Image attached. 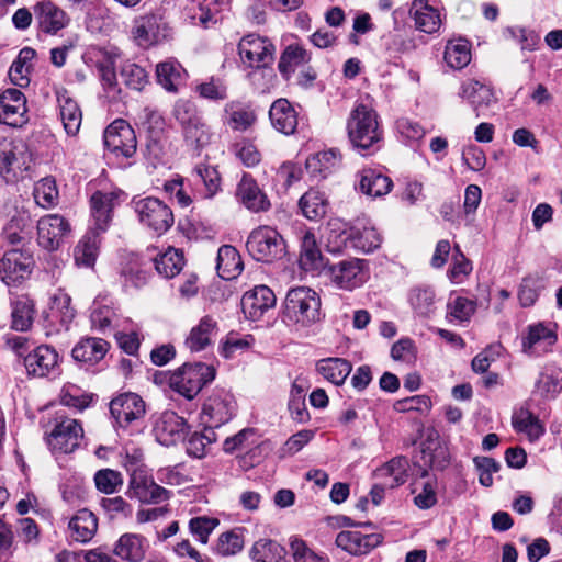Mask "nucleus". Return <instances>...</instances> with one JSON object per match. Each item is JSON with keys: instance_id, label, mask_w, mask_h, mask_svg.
I'll return each instance as SVG.
<instances>
[{"instance_id": "nucleus-20", "label": "nucleus", "mask_w": 562, "mask_h": 562, "mask_svg": "<svg viewBox=\"0 0 562 562\" xmlns=\"http://www.w3.org/2000/svg\"><path fill=\"white\" fill-rule=\"evenodd\" d=\"M337 547L353 555L369 553L382 542L380 533L363 535L360 531L344 530L336 537Z\"/></svg>"}, {"instance_id": "nucleus-12", "label": "nucleus", "mask_w": 562, "mask_h": 562, "mask_svg": "<svg viewBox=\"0 0 562 562\" xmlns=\"http://www.w3.org/2000/svg\"><path fill=\"white\" fill-rule=\"evenodd\" d=\"M110 413L120 427H127L145 415V402L136 393H123L110 402Z\"/></svg>"}, {"instance_id": "nucleus-34", "label": "nucleus", "mask_w": 562, "mask_h": 562, "mask_svg": "<svg viewBox=\"0 0 562 562\" xmlns=\"http://www.w3.org/2000/svg\"><path fill=\"white\" fill-rule=\"evenodd\" d=\"M299 265L306 272L318 270L322 267L323 256L315 235L306 231L301 236Z\"/></svg>"}, {"instance_id": "nucleus-9", "label": "nucleus", "mask_w": 562, "mask_h": 562, "mask_svg": "<svg viewBox=\"0 0 562 562\" xmlns=\"http://www.w3.org/2000/svg\"><path fill=\"white\" fill-rule=\"evenodd\" d=\"M273 52L272 43L256 34L244 36L238 44L241 61L251 68L267 67L273 60Z\"/></svg>"}, {"instance_id": "nucleus-18", "label": "nucleus", "mask_w": 562, "mask_h": 562, "mask_svg": "<svg viewBox=\"0 0 562 562\" xmlns=\"http://www.w3.org/2000/svg\"><path fill=\"white\" fill-rule=\"evenodd\" d=\"M276 295L270 288L257 285L243 295L240 304L245 316L257 321L276 305Z\"/></svg>"}, {"instance_id": "nucleus-27", "label": "nucleus", "mask_w": 562, "mask_h": 562, "mask_svg": "<svg viewBox=\"0 0 562 562\" xmlns=\"http://www.w3.org/2000/svg\"><path fill=\"white\" fill-rule=\"evenodd\" d=\"M109 350V342L102 338L87 337L75 345L71 351L74 360L94 366L101 361Z\"/></svg>"}, {"instance_id": "nucleus-26", "label": "nucleus", "mask_w": 562, "mask_h": 562, "mask_svg": "<svg viewBox=\"0 0 562 562\" xmlns=\"http://www.w3.org/2000/svg\"><path fill=\"white\" fill-rule=\"evenodd\" d=\"M57 102L65 132L69 136L77 135L82 122V112L78 103L65 89L57 91Z\"/></svg>"}, {"instance_id": "nucleus-50", "label": "nucleus", "mask_w": 562, "mask_h": 562, "mask_svg": "<svg viewBox=\"0 0 562 562\" xmlns=\"http://www.w3.org/2000/svg\"><path fill=\"white\" fill-rule=\"evenodd\" d=\"M512 424L516 431L526 434L531 441L537 440L543 434L538 417L528 409L515 413Z\"/></svg>"}, {"instance_id": "nucleus-8", "label": "nucleus", "mask_w": 562, "mask_h": 562, "mask_svg": "<svg viewBox=\"0 0 562 562\" xmlns=\"http://www.w3.org/2000/svg\"><path fill=\"white\" fill-rule=\"evenodd\" d=\"M104 145L116 156L132 157L136 153L137 140L132 126L123 119L113 121L104 131Z\"/></svg>"}, {"instance_id": "nucleus-64", "label": "nucleus", "mask_w": 562, "mask_h": 562, "mask_svg": "<svg viewBox=\"0 0 562 562\" xmlns=\"http://www.w3.org/2000/svg\"><path fill=\"white\" fill-rule=\"evenodd\" d=\"M448 314L457 321L465 322L474 314L476 303L473 300L457 296L448 303Z\"/></svg>"}, {"instance_id": "nucleus-10", "label": "nucleus", "mask_w": 562, "mask_h": 562, "mask_svg": "<svg viewBox=\"0 0 562 562\" xmlns=\"http://www.w3.org/2000/svg\"><path fill=\"white\" fill-rule=\"evenodd\" d=\"M82 438L81 424L72 418H64L55 425L48 435L47 443L55 452L71 453L80 446Z\"/></svg>"}, {"instance_id": "nucleus-40", "label": "nucleus", "mask_w": 562, "mask_h": 562, "mask_svg": "<svg viewBox=\"0 0 562 562\" xmlns=\"http://www.w3.org/2000/svg\"><path fill=\"white\" fill-rule=\"evenodd\" d=\"M344 240H349L353 248L362 252H372L382 243L380 234L372 226L352 227Z\"/></svg>"}, {"instance_id": "nucleus-48", "label": "nucleus", "mask_w": 562, "mask_h": 562, "mask_svg": "<svg viewBox=\"0 0 562 562\" xmlns=\"http://www.w3.org/2000/svg\"><path fill=\"white\" fill-rule=\"evenodd\" d=\"M225 123L234 131L244 132L256 121L252 111L244 109L238 103L229 102L224 108Z\"/></svg>"}, {"instance_id": "nucleus-43", "label": "nucleus", "mask_w": 562, "mask_h": 562, "mask_svg": "<svg viewBox=\"0 0 562 562\" xmlns=\"http://www.w3.org/2000/svg\"><path fill=\"white\" fill-rule=\"evenodd\" d=\"M317 372L326 380L336 385L345 382L351 372V363L342 358H326L322 359L316 364Z\"/></svg>"}, {"instance_id": "nucleus-15", "label": "nucleus", "mask_w": 562, "mask_h": 562, "mask_svg": "<svg viewBox=\"0 0 562 562\" xmlns=\"http://www.w3.org/2000/svg\"><path fill=\"white\" fill-rule=\"evenodd\" d=\"M26 99L15 88L4 90L0 95V122L9 126H22L26 122Z\"/></svg>"}, {"instance_id": "nucleus-29", "label": "nucleus", "mask_w": 562, "mask_h": 562, "mask_svg": "<svg viewBox=\"0 0 562 562\" xmlns=\"http://www.w3.org/2000/svg\"><path fill=\"white\" fill-rule=\"evenodd\" d=\"M408 468L409 461L406 457H395L376 469L374 476L389 488H395L407 481Z\"/></svg>"}, {"instance_id": "nucleus-56", "label": "nucleus", "mask_w": 562, "mask_h": 562, "mask_svg": "<svg viewBox=\"0 0 562 562\" xmlns=\"http://www.w3.org/2000/svg\"><path fill=\"white\" fill-rule=\"evenodd\" d=\"M95 487L104 494H113L123 485L122 474L112 469H101L93 477Z\"/></svg>"}, {"instance_id": "nucleus-57", "label": "nucleus", "mask_w": 562, "mask_h": 562, "mask_svg": "<svg viewBox=\"0 0 562 562\" xmlns=\"http://www.w3.org/2000/svg\"><path fill=\"white\" fill-rule=\"evenodd\" d=\"M121 78L127 88L136 91L143 90L148 82V76L145 69L128 61L121 68Z\"/></svg>"}, {"instance_id": "nucleus-21", "label": "nucleus", "mask_w": 562, "mask_h": 562, "mask_svg": "<svg viewBox=\"0 0 562 562\" xmlns=\"http://www.w3.org/2000/svg\"><path fill=\"white\" fill-rule=\"evenodd\" d=\"M149 548L148 540L134 532H126L113 544V554L125 562H142Z\"/></svg>"}, {"instance_id": "nucleus-14", "label": "nucleus", "mask_w": 562, "mask_h": 562, "mask_svg": "<svg viewBox=\"0 0 562 562\" xmlns=\"http://www.w3.org/2000/svg\"><path fill=\"white\" fill-rule=\"evenodd\" d=\"M29 375L45 378L55 374L59 369L58 352L48 345H41L24 358Z\"/></svg>"}, {"instance_id": "nucleus-5", "label": "nucleus", "mask_w": 562, "mask_h": 562, "mask_svg": "<svg viewBox=\"0 0 562 562\" xmlns=\"http://www.w3.org/2000/svg\"><path fill=\"white\" fill-rule=\"evenodd\" d=\"M249 255L257 261L270 263L285 255V243L279 232L270 226L254 229L246 243Z\"/></svg>"}, {"instance_id": "nucleus-60", "label": "nucleus", "mask_w": 562, "mask_h": 562, "mask_svg": "<svg viewBox=\"0 0 562 562\" xmlns=\"http://www.w3.org/2000/svg\"><path fill=\"white\" fill-rule=\"evenodd\" d=\"M195 90L201 98L213 101L227 98V86L221 78L211 77L207 81L198 85Z\"/></svg>"}, {"instance_id": "nucleus-59", "label": "nucleus", "mask_w": 562, "mask_h": 562, "mask_svg": "<svg viewBox=\"0 0 562 562\" xmlns=\"http://www.w3.org/2000/svg\"><path fill=\"white\" fill-rule=\"evenodd\" d=\"M244 548L243 535L236 530L224 532L220 536L216 550L223 557L235 555Z\"/></svg>"}, {"instance_id": "nucleus-13", "label": "nucleus", "mask_w": 562, "mask_h": 562, "mask_svg": "<svg viewBox=\"0 0 562 562\" xmlns=\"http://www.w3.org/2000/svg\"><path fill=\"white\" fill-rule=\"evenodd\" d=\"M69 232V223L58 214L43 216L37 223L38 244L49 251L57 249Z\"/></svg>"}, {"instance_id": "nucleus-36", "label": "nucleus", "mask_w": 562, "mask_h": 562, "mask_svg": "<svg viewBox=\"0 0 562 562\" xmlns=\"http://www.w3.org/2000/svg\"><path fill=\"white\" fill-rule=\"evenodd\" d=\"M408 302L418 317H429L436 310V292L429 285H417L409 290Z\"/></svg>"}, {"instance_id": "nucleus-49", "label": "nucleus", "mask_w": 562, "mask_h": 562, "mask_svg": "<svg viewBox=\"0 0 562 562\" xmlns=\"http://www.w3.org/2000/svg\"><path fill=\"white\" fill-rule=\"evenodd\" d=\"M24 146L21 143L2 137L0 138V172L10 173L14 167L20 166V155L23 154Z\"/></svg>"}, {"instance_id": "nucleus-44", "label": "nucleus", "mask_w": 562, "mask_h": 562, "mask_svg": "<svg viewBox=\"0 0 562 562\" xmlns=\"http://www.w3.org/2000/svg\"><path fill=\"white\" fill-rule=\"evenodd\" d=\"M310 60L311 55L305 48L297 44H291L281 54L278 69L285 79H289L299 66L305 65Z\"/></svg>"}, {"instance_id": "nucleus-6", "label": "nucleus", "mask_w": 562, "mask_h": 562, "mask_svg": "<svg viewBox=\"0 0 562 562\" xmlns=\"http://www.w3.org/2000/svg\"><path fill=\"white\" fill-rule=\"evenodd\" d=\"M327 273L331 283L345 291L360 288L369 278L368 263L359 258H347L330 263Z\"/></svg>"}, {"instance_id": "nucleus-3", "label": "nucleus", "mask_w": 562, "mask_h": 562, "mask_svg": "<svg viewBox=\"0 0 562 562\" xmlns=\"http://www.w3.org/2000/svg\"><path fill=\"white\" fill-rule=\"evenodd\" d=\"M214 378L215 369L212 366L202 362L184 363L170 375L169 385L173 391L191 401Z\"/></svg>"}, {"instance_id": "nucleus-47", "label": "nucleus", "mask_w": 562, "mask_h": 562, "mask_svg": "<svg viewBox=\"0 0 562 562\" xmlns=\"http://www.w3.org/2000/svg\"><path fill=\"white\" fill-rule=\"evenodd\" d=\"M557 334L542 323L530 325L527 336L522 339V350L531 356L535 355L537 345L543 342L548 347H551L557 342Z\"/></svg>"}, {"instance_id": "nucleus-62", "label": "nucleus", "mask_w": 562, "mask_h": 562, "mask_svg": "<svg viewBox=\"0 0 562 562\" xmlns=\"http://www.w3.org/2000/svg\"><path fill=\"white\" fill-rule=\"evenodd\" d=\"M542 281L537 277H527L522 280L518 297L520 304L525 307L531 306L538 300L540 291L542 290Z\"/></svg>"}, {"instance_id": "nucleus-11", "label": "nucleus", "mask_w": 562, "mask_h": 562, "mask_svg": "<svg viewBox=\"0 0 562 562\" xmlns=\"http://www.w3.org/2000/svg\"><path fill=\"white\" fill-rule=\"evenodd\" d=\"M132 35L138 45H151L168 37V23L159 14H145L134 20Z\"/></svg>"}, {"instance_id": "nucleus-16", "label": "nucleus", "mask_w": 562, "mask_h": 562, "mask_svg": "<svg viewBox=\"0 0 562 562\" xmlns=\"http://www.w3.org/2000/svg\"><path fill=\"white\" fill-rule=\"evenodd\" d=\"M187 430L188 424L186 419L171 411L164 412L154 427L157 441L166 447L182 441Z\"/></svg>"}, {"instance_id": "nucleus-55", "label": "nucleus", "mask_w": 562, "mask_h": 562, "mask_svg": "<svg viewBox=\"0 0 562 562\" xmlns=\"http://www.w3.org/2000/svg\"><path fill=\"white\" fill-rule=\"evenodd\" d=\"M33 194L40 206L44 209L53 206L58 199V190L55 180L48 177L41 179L35 184Z\"/></svg>"}, {"instance_id": "nucleus-35", "label": "nucleus", "mask_w": 562, "mask_h": 562, "mask_svg": "<svg viewBox=\"0 0 562 562\" xmlns=\"http://www.w3.org/2000/svg\"><path fill=\"white\" fill-rule=\"evenodd\" d=\"M217 330L216 322L209 315L201 318L186 339V346L193 352L205 349L212 341V336Z\"/></svg>"}, {"instance_id": "nucleus-41", "label": "nucleus", "mask_w": 562, "mask_h": 562, "mask_svg": "<svg viewBox=\"0 0 562 562\" xmlns=\"http://www.w3.org/2000/svg\"><path fill=\"white\" fill-rule=\"evenodd\" d=\"M299 206L306 218L317 221L326 215L328 201L323 192L310 189L301 196Z\"/></svg>"}, {"instance_id": "nucleus-45", "label": "nucleus", "mask_w": 562, "mask_h": 562, "mask_svg": "<svg viewBox=\"0 0 562 562\" xmlns=\"http://www.w3.org/2000/svg\"><path fill=\"white\" fill-rule=\"evenodd\" d=\"M183 252L173 247H169L164 254L154 259L155 269L166 279H170L180 273L184 266Z\"/></svg>"}, {"instance_id": "nucleus-53", "label": "nucleus", "mask_w": 562, "mask_h": 562, "mask_svg": "<svg viewBox=\"0 0 562 562\" xmlns=\"http://www.w3.org/2000/svg\"><path fill=\"white\" fill-rule=\"evenodd\" d=\"M98 71L100 75V79L102 82L103 90L105 91L108 98L111 100H119L121 99V88L117 83L116 79V72L113 61L105 60L102 63H99Z\"/></svg>"}, {"instance_id": "nucleus-54", "label": "nucleus", "mask_w": 562, "mask_h": 562, "mask_svg": "<svg viewBox=\"0 0 562 562\" xmlns=\"http://www.w3.org/2000/svg\"><path fill=\"white\" fill-rule=\"evenodd\" d=\"M182 135L187 145L196 150L207 145L211 139L209 127L205 125L202 119L189 126H186V128L182 130Z\"/></svg>"}, {"instance_id": "nucleus-63", "label": "nucleus", "mask_w": 562, "mask_h": 562, "mask_svg": "<svg viewBox=\"0 0 562 562\" xmlns=\"http://www.w3.org/2000/svg\"><path fill=\"white\" fill-rule=\"evenodd\" d=\"M100 506L110 519H115L119 516L127 518L132 515V506L122 497H103L100 501Z\"/></svg>"}, {"instance_id": "nucleus-46", "label": "nucleus", "mask_w": 562, "mask_h": 562, "mask_svg": "<svg viewBox=\"0 0 562 562\" xmlns=\"http://www.w3.org/2000/svg\"><path fill=\"white\" fill-rule=\"evenodd\" d=\"M99 249L98 235L93 232L87 233L74 249V259L77 266L93 267Z\"/></svg>"}, {"instance_id": "nucleus-22", "label": "nucleus", "mask_w": 562, "mask_h": 562, "mask_svg": "<svg viewBox=\"0 0 562 562\" xmlns=\"http://www.w3.org/2000/svg\"><path fill=\"white\" fill-rule=\"evenodd\" d=\"M34 15L38 30L46 34H56L69 21L66 12L48 0L34 7Z\"/></svg>"}, {"instance_id": "nucleus-51", "label": "nucleus", "mask_w": 562, "mask_h": 562, "mask_svg": "<svg viewBox=\"0 0 562 562\" xmlns=\"http://www.w3.org/2000/svg\"><path fill=\"white\" fill-rule=\"evenodd\" d=\"M445 61L452 69H462L471 60V52L468 42H448L445 49Z\"/></svg>"}, {"instance_id": "nucleus-58", "label": "nucleus", "mask_w": 562, "mask_h": 562, "mask_svg": "<svg viewBox=\"0 0 562 562\" xmlns=\"http://www.w3.org/2000/svg\"><path fill=\"white\" fill-rule=\"evenodd\" d=\"M290 549L294 562H329L326 555L317 554L307 547L304 540L296 536L290 538Z\"/></svg>"}, {"instance_id": "nucleus-31", "label": "nucleus", "mask_w": 562, "mask_h": 562, "mask_svg": "<svg viewBox=\"0 0 562 562\" xmlns=\"http://www.w3.org/2000/svg\"><path fill=\"white\" fill-rule=\"evenodd\" d=\"M459 95L467 100L480 116V110L490 106L494 101L493 91L476 80H468L461 85Z\"/></svg>"}, {"instance_id": "nucleus-25", "label": "nucleus", "mask_w": 562, "mask_h": 562, "mask_svg": "<svg viewBox=\"0 0 562 562\" xmlns=\"http://www.w3.org/2000/svg\"><path fill=\"white\" fill-rule=\"evenodd\" d=\"M272 126L284 135H291L297 127V113L286 99L276 100L269 110Z\"/></svg>"}, {"instance_id": "nucleus-19", "label": "nucleus", "mask_w": 562, "mask_h": 562, "mask_svg": "<svg viewBox=\"0 0 562 562\" xmlns=\"http://www.w3.org/2000/svg\"><path fill=\"white\" fill-rule=\"evenodd\" d=\"M32 259L18 249L4 254L0 260V278L10 285L24 279L31 272Z\"/></svg>"}, {"instance_id": "nucleus-39", "label": "nucleus", "mask_w": 562, "mask_h": 562, "mask_svg": "<svg viewBox=\"0 0 562 562\" xmlns=\"http://www.w3.org/2000/svg\"><path fill=\"white\" fill-rule=\"evenodd\" d=\"M254 562H288L286 550L283 546L271 539H259L250 549Z\"/></svg>"}, {"instance_id": "nucleus-23", "label": "nucleus", "mask_w": 562, "mask_h": 562, "mask_svg": "<svg viewBox=\"0 0 562 562\" xmlns=\"http://www.w3.org/2000/svg\"><path fill=\"white\" fill-rule=\"evenodd\" d=\"M236 196L248 210L252 212L266 211L270 206L267 195L259 188L255 179L244 175L237 186Z\"/></svg>"}, {"instance_id": "nucleus-38", "label": "nucleus", "mask_w": 562, "mask_h": 562, "mask_svg": "<svg viewBox=\"0 0 562 562\" xmlns=\"http://www.w3.org/2000/svg\"><path fill=\"white\" fill-rule=\"evenodd\" d=\"M339 161L338 153L329 149L310 156L305 161V168L312 177L324 179L339 165Z\"/></svg>"}, {"instance_id": "nucleus-37", "label": "nucleus", "mask_w": 562, "mask_h": 562, "mask_svg": "<svg viewBox=\"0 0 562 562\" xmlns=\"http://www.w3.org/2000/svg\"><path fill=\"white\" fill-rule=\"evenodd\" d=\"M114 194L97 191L90 199L91 214L94 220L95 229L104 232L111 221Z\"/></svg>"}, {"instance_id": "nucleus-17", "label": "nucleus", "mask_w": 562, "mask_h": 562, "mask_svg": "<svg viewBox=\"0 0 562 562\" xmlns=\"http://www.w3.org/2000/svg\"><path fill=\"white\" fill-rule=\"evenodd\" d=\"M229 0H192L187 7V16L193 25L210 29L221 21L222 10Z\"/></svg>"}, {"instance_id": "nucleus-30", "label": "nucleus", "mask_w": 562, "mask_h": 562, "mask_svg": "<svg viewBox=\"0 0 562 562\" xmlns=\"http://www.w3.org/2000/svg\"><path fill=\"white\" fill-rule=\"evenodd\" d=\"M243 269L241 257L235 247L223 245L218 248L216 270L222 279L233 280L241 273Z\"/></svg>"}, {"instance_id": "nucleus-24", "label": "nucleus", "mask_w": 562, "mask_h": 562, "mask_svg": "<svg viewBox=\"0 0 562 562\" xmlns=\"http://www.w3.org/2000/svg\"><path fill=\"white\" fill-rule=\"evenodd\" d=\"M562 392V369L553 363L543 367L535 382L533 394L542 400H554Z\"/></svg>"}, {"instance_id": "nucleus-28", "label": "nucleus", "mask_w": 562, "mask_h": 562, "mask_svg": "<svg viewBox=\"0 0 562 562\" xmlns=\"http://www.w3.org/2000/svg\"><path fill=\"white\" fill-rule=\"evenodd\" d=\"M68 528L72 540L87 543L98 531V518L91 510L82 508L71 517Z\"/></svg>"}, {"instance_id": "nucleus-52", "label": "nucleus", "mask_w": 562, "mask_h": 562, "mask_svg": "<svg viewBox=\"0 0 562 562\" xmlns=\"http://www.w3.org/2000/svg\"><path fill=\"white\" fill-rule=\"evenodd\" d=\"M216 440L213 428L205 426L202 432H193L187 440L186 449L188 454L195 458H203L206 454V448Z\"/></svg>"}, {"instance_id": "nucleus-7", "label": "nucleus", "mask_w": 562, "mask_h": 562, "mask_svg": "<svg viewBox=\"0 0 562 562\" xmlns=\"http://www.w3.org/2000/svg\"><path fill=\"white\" fill-rule=\"evenodd\" d=\"M236 409L233 394L224 389H215L204 401L202 420L205 426L218 428L235 416Z\"/></svg>"}, {"instance_id": "nucleus-2", "label": "nucleus", "mask_w": 562, "mask_h": 562, "mask_svg": "<svg viewBox=\"0 0 562 562\" xmlns=\"http://www.w3.org/2000/svg\"><path fill=\"white\" fill-rule=\"evenodd\" d=\"M321 296L308 286H295L288 291L283 303V316L301 327H310L322 318Z\"/></svg>"}, {"instance_id": "nucleus-4", "label": "nucleus", "mask_w": 562, "mask_h": 562, "mask_svg": "<svg viewBox=\"0 0 562 562\" xmlns=\"http://www.w3.org/2000/svg\"><path fill=\"white\" fill-rule=\"evenodd\" d=\"M132 206L139 223L158 236L168 232L175 223L171 209L157 198L133 199Z\"/></svg>"}, {"instance_id": "nucleus-32", "label": "nucleus", "mask_w": 562, "mask_h": 562, "mask_svg": "<svg viewBox=\"0 0 562 562\" xmlns=\"http://www.w3.org/2000/svg\"><path fill=\"white\" fill-rule=\"evenodd\" d=\"M359 190L372 198L387 194L393 187L392 180L373 169H363L359 172Z\"/></svg>"}, {"instance_id": "nucleus-33", "label": "nucleus", "mask_w": 562, "mask_h": 562, "mask_svg": "<svg viewBox=\"0 0 562 562\" xmlns=\"http://www.w3.org/2000/svg\"><path fill=\"white\" fill-rule=\"evenodd\" d=\"M411 14L417 30L427 34L437 32L440 27V15L426 0H414Z\"/></svg>"}, {"instance_id": "nucleus-61", "label": "nucleus", "mask_w": 562, "mask_h": 562, "mask_svg": "<svg viewBox=\"0 0 562 562\" xmlns=\"http://www.w3.org/2000/svg\"><path fill=\"white\" fill-rule=\"evenodd\" d=\"M193 172L203 181L207 198H212L220 190L221 177L218 171L207 165L200 164L194 167Z\"/></svg>"}, {"instance_id": "nucleus-1", "label": "nucleus", "mask_w": 562, "mask_h": 562, "mask_svg": "<svg viewBox=\"0 0 562 562\" xmlns=\"http://www.w3.org/2000/svg\"><path fill=\"white\" fill-rule=\"evenodd\" d=\"M347 133L352 147L363 156L373 155L383 145V128L376 111L371 105H355L347 121Z\"/></svg>"}, {"instance_id": "nucleus-42", "label": "nucleus", "mask_w": 562, "mask_h": 562, "mask_svg": "<svg viewBox=\"0 0 562 562\" xmlns=\"http://www.w3.org/2000/svg\"><path fill=\"white\" fill-rule=\"evenodd\" d=\"M186 70L173 59L161 61L156 66L157 81L167 91L176 92L182 83Z\"/></svg>"}]
</instances>
